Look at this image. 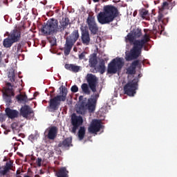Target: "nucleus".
<instances>
[{
  "instance_id": "f257e3e1",
  "label": "nucleus",
  "mask_w": 177,
  "mask_h": 177,
  "mask_svg": "<svg viewBox=\"0 0 177 177\" xmlns=\"http://www.w3.org/2000/svg\"><path fill=\"white\" fill-rule=\"evenodd\" d=\"M127 40L129 42H133V47L130 51L126 53L125 59L127 62H131V60H136L140 55H142V49L146 50V45L148 42H150V35L145 33V35L140 39L135 40L133 35H127Z\"/></svg>"
},
{
  "instance_id": "f03ea898",
  "label": "nucleus",
  "mask_w": 177,
  "mask_h": 177,
  "mask_svg": "<svg viewBox=\"0 0 177 177\" xmlns=\"http://www.w3.org/2000/svg\"><path fill=\"white\" fill-rule=\"evenodd\" d=\"M70 24V19L68 17L62 18L59 27V21L55 19H50L46 24L41 28V32L44 35H51L55 32L64 31L67 28V26Z\"/></svg>"
},
{
  "instance_id": "7ed1b4c3",
  "label": "nucleus",
  "mask_w": 177,
  "mask_h": 177,
  "mask_svg": "<svg viewBox=\"0 0 177 177\" xmlns=\"http://www.w3.org/2000/svg\"><path fill=\"white\" fill-rule=\"evenodd\" d=\"M118 9L112 5L104 6V11L100 12L97 16V21L100 24H110L114 21L115 17H118Z\"/></svg>"
},
{
  "instance_id": "20e7f679",
  "label": "nucleus",
  "mask_w": 177,
  "mask_h": 177,
  "mask_svg": "<svg viewBox=\"0 0 177 177\" xmlns=\"http://www.w3.org/2000/svg\"><path fill=\"white\" fill-rule=\"evenodd\" d=\"M61 95H58L51 99L48 102L49 105L48 106V111L50 113H55L59 110L60 107V102H66L67 99V88L64 86H61L59 88Z\"/></svg>"
},
{
  "instance_id": "39448f33",
  "label": "nucleus",
  "mask_w": 177,
  "mask_h": 177,
  "mask_svg": "<svg viewBox=\"0 0 177 177\" xmlns=\"http://www.w3.org/2000/svg\"><path fill=\"white\" fill-rule=\"evenodd\" d=\"M80 38V32L78 30H74L73 32L66 37L65 47L64 53L65 56H68L70 53L71 52V49H73V46H74V44L78 41Z\"/></svg>"
},
{
  "instance_id": "423d86ee",
  "label": "nucleus",
  "mask_w": 177,
  "mask_h": 177,
  "mask_svg": "<svg viewBox=\"0 0 177 177\" xmlns=\"http://www.w3.org/2000/svg\"><path fill=\"white\" fill-rule=\"evenodd\" d=\"M124 64L125 61L124 58L119 57L114 58L108 64V74H117V73H120V71L122 70V67H124Z\"/></svg>"
},
{
  "instance_id": "0eeeda50",
  "label": "nucleus",
  "mask_w": 177,
  "mask_h": 177,
  "mask_svg": "<svg viewBox=\"0 0 177 177\" xmlns=\"http://www.w3.org/2000/svg\"><path fill=\"white\" fill-rule=\"evenodd\" d=\"M1 92L6 106H10V104L12 103V97H15V89H13L12 83L6 82V85L2 88Z\"/></svg>"
},
{
  "instance_id": "6e6552de",
  "label": "nucleus",
  "mask_w": 177,
  "mask_h": 177,
  "mask_svg": "<svg viewBox=\"0 0 177 177\" xmlns=\"http://www.w3.org/2000/svg\"><path fill=\"white\" fill-rule=\"evenodd\" d=\"M97 99H99V93L92 95L91 97L88 99V103L85 104L84 102L82 103V106L79 107L77 113L83 114L84 109H85V107L88 109L89 113H93L96 109Z\"/></svg>"
},
{
  "instance_id": "1a4fd4ad",
  "label": "nucleus",
  "mask_w": 177,
  "mask_h": 177,
  "mask_svg": "<svg viewBox=\"0 0 177 177\" xmlns=\"http://www.w3.org/2000/svg\"><path fill=\"white\" fill-rule=\"evenodd\" d=\"M138 82H139V77H136L131 82H129L124 86L125 95H128V96H133V95L136 93V89H138Z\"/></svg>"
},
{
  "instance_id": "9d476101",
  "label": "nucleus",
  "mask_w": 177,
  "mask_h": 177,
  "mask_svg": "<svg viewBox=\"0 0 177 177\" xmlns=\"http://www.w3.org/2000/svg\"><path fill=\"white\" fill-rule=\"evenodd\" d=\"M86 24L88 25V30L93 35H96V34L99 32V26H97L95 17L88 15L86 19Z\"/></svg>"
},
{
  "instance_id": "9b49d317",
  "label": "nucleus",
  "mask_w": 177,
  "mask_h": 177,
  "mask_svg": "<svg viewBox=\"0 0 177 177\" xmlns=\"http://www.w3.org/2000/svg\"><path fill=\"white\" fill-rule=\"evenodd\" d=\"M84 123V119H82V116L77 115L73 114L71 117V125L73 126L71 132L72 133H76L77 129L81 127V125Z\"/></svg>"
},
{
  "instance_id": "f8f14e48",
  "label": "nucleus",
  "mask_w": 177,
  "mask_h": 177,
  "mask_svg": "<svg viewBox=\"0 0 177 177\" xmlns=\"http://www.w3.org/2000/svg\"><path fill=\"white\" fill-rule=\"evenodd\" d=\"M86 80L92 92H96V86L99 82V79L96 77V75L92 73H88L86 76Z\"/></svg>"
},
{
  "instance_id": "ddd939ff",
  "label": "nucleus",
  "mask_w": 177,
  "mask_h": 177,
  "mask_svg": "<svg viewBox=\"0 0 177 177\" xmlns=\"http://www.w3.org/2000/svg\"><path fill=\"white\" fill-rule=\"evenodd\" d=\"M26 26H24V25L18 26L17 28L14 29L10 32L8 36L9 38H10L15 44L16 42H19L21 38V30H24Z\"/></svg>"
},
{
  "instance_id": "4468645a",
  "label": "nucleus",
  "mask_w": 177,
  "mask_h": 177,
  "mask_svg": "<svg viewBox=\"0 0 177 177\" xmlns=\"http://www.w3.org/2000/svg\"><path fill=\"white\" fill-rule=\"evenodd\" d=\"M102 129V120H93L88 127L90 133H97Z\"/></svg>"
},
{
  "instance_id": "2eb2a0df",
  "label": "nucleus",
  "mask_w": 177,
  "mask_h": 177,
  "mask_svg": "<svg viewBox=\"0 0 177 177\" xmlns=\"http://www.w3.org/2000/svg\"><path fill=\"white\" fill-rule=\"evenodd\" d=\"M20 114L24 118L30 120L31 117H32V114H34V111H32V109H31L30 106L24 105L20 109Z\"/></svg>"
},
{
  "instance_id": "dca6fc26",
  "label": "nucleus",
  "mask_w": 177,
  "mask_h": 177,
  "mask_svg": "<svg viewBox=\"0 0 177 177\" xmlns=\"http://www.w3.org/2000/svg\"><path fill=\"white\" fill-rule=\"evenodd\" d=\"M81 39L83 45L88 46L91 44V36L88 30L82 29Z\"/></svg>"
},
{
  "instance_id": "f3484780",
  "label": "nucleus",
  "mask_w": 177,
  "mask_h": 177,
  "mask_svg": "<svg viewBox=\"0 0 177 177\" xmlns=\"http://www.w3.org/2000/svg\"><path fill=\"white\" fill-rule=\"evenodd\" d=\"M6 115L10 118V120H14V118H19V113L17 110L12 109L9 107L5 109Z\"/></svg>"
},
{
  "instance_id": "a211bd4d",
  "label": "nucleus",
  "mask_w": 177,
  "mask_h": 177,
  "mask_svg": "<svg viewBox=\"0 0 177 177\" xmlns=\"http://www.w3.org/2000/svg\"><path fill=\"white\" fill-rule=\"evenodd\" d=\"M72 142L73 138H66L63 141L59 142L58 147H62V149H66V150H68L69 147L73 146V144H71Z\"/></svg>"
},
{
  "instance_id": "6ab92c4d",
  "label": "nucleus",
  "mask_w": 177,
  "mask_h": 177,
  "mask_svg": "<svg viewBox=\"0 0 177 177\" xmlns=\"http://www.w3.org/2000/svg\"><path fill=\"white\" fill-rule=\"evenodd\" d=\"M139 66V60H136L131 63L130 66L127 68L126 73L129 75H133L136 73V67Z\"/></svg>"
},
{
  "instance_id": "aec40b11",
  "label": "nucleus",
  "mask_w": 177,
  "mask_h": 177,
  "mask_svg": "<svg viewBox=\"0 0 177 177\" xmlns=\"http://www.w3.org/2000/svg\"><path fill=\"white\" fill-rule=\"evenodd\" d=\"M57 136V127L53 126L51 127L49 130L47 135L48 139L50 140H55L56 139V137Z\"/></svg>"
},
{
  "instance_id": "412c9836",
  "label": "nucleus",
  "mask_w": 177,
  "mask_h": 177,
  "mask_svg": "<svg viewBox=\"0 0 177 177\" xmlns=\"http://www.w3.org/2000/svg\"><path fill=\"white\" fill-rule=\"evenodd\" d=\"M57 177H68V171L66 167H62L55 173Z\"/></svg>"
},
{
  "instance_id": "4be33fe9",
  "label": "nucleus",
  "mask_w": 177,
  "mask_h": 177,
  "mask_svg": "<svg viewBox=\"0 0 177 177\" xmlns=\"http://www.w3.org/2000/svg\"><path fill=\"white\" fill-rule=\"evenodd\" d=\"M64 68L68 71H72V73H78L81 68L80 66L74 65V64H66Z\"/></svg>"
},
{
  "instance_id": "5701e85b",
  "label": "nucleus",
  "mask_w": 177,
  "mask_h": 177,
  "mask_svg": "<svg viewBox=\"0 0 177 177\" xmlns=\"http://www.w3.org/2000/svg\"><path fill=\"white\" fill-rule=\"evenodd\" d=\"M139 16L143 20H150V14L146 8L139 10Z\"/></svg>"
},
{
  "instance_id": "b1692460",
  "label": "nucleus",
  "mask_w": 177,
  "mask_h": 177,
  "mask_svg": "<svg viewBox=\"0 0 177 177\" xmlns=\"http://www.w3.org/2000/svg\"><path fill=\"white\" fill-rule=\"evenodd\" d=\"M15 43V41H13L12 40V39L10 37H7L6 39H4L3 41V46H4V48H11L12 45H13Z\"/></svg>"
},
{
  "instance_id": "393cba45",
  "label": "nucleus",
  "mask_w": 177,
  "mask_h": 177,
  "mask_svg": "<svg viewBox=\"0 0 177 177\" xmlns=\"http://www.w3.org/2000/svg\"><path fill=\"white\" fill-rule=\"evenodd\" d=\"M17 100L18 102H24L25 103H27L28 100H32V98L28 100L26 95L19 94L17 95Z\"/></svg>"
},
{
  "instance_id": "a878e982",
  "label": "nucleus",
  "mask_w": 177,
  "mask_h": 177,
  "mask_svg": "<svg viewBox=\"0 0 177 177\" xmlns=\"http://www.w3.org/2000/svg\"><path fill=\"white\" fill-rule=\"evenodd\" d=\"M81 88L83 93H85V95H91V90L89 89V86H88V84H82Z\"/></svg>"
},
{
  "instance_id": "bb28decb",
  "label": "nucleus",
  "mask_w": 177,
  "mask_h": 177,
  "mask_svg": "<svg viewBox=\"0 0 177 177\" xmlns=\"http://www.w3.org/2000/svg\"><path fill=\"white\" fill-rule=\"evenodd\" d=\"M89 66L94 68V67H96V65L97 64V58H96L95 56H93L89 59Z\"/></svg>"
},
{
  "instance_id": "cd10ccee",
  "label": "nucleus",
  "mask_w": 177,
  "mask_h": 177,
  "mask_svg": "<svg viewBox=\"0 0 177 177\" xmlns=\"http://www.w3.org/2000/svg\"><path fill=\"white\" fill-rule=\"evenodd\" d=\"M85 127H80L79 131H78V138L80 140H82L84 138H85Z\"/></svg>"
},
{
  "instance_id": "c85d7f7f",
  "label": "nucleus",
  "mask_w": 177,
  "mask_h": 177,
  "mask_svg": "<svg viewBox=\"0 0 177 177\" xmlns=\"http://www.w3.org/2000/svg\"><path fill=\"white\" fill-rule=\"evenodd\" d=\"M48 41L50 42L51 46H56L57 45V39L55 37H47Z\"/></svg>"
},
{
  "instance_id": "c756f323",
  "label": "nucleus",
  "mask_w": 177,
  "mask_h": 177,
  "mask_svg": "<svg viewBox=\"0 0 177 177\" xmlns=\"http://www.w3.org/2000/svg\"><path fill=\"white\" fill-rule=\"evenodd\" d=\"M8 77L10 82H15L16 81V75L15 73V71H9Z\"/></svg>"
},
{
  "instance_id": "7c9ffc66",
  "label": "nucleus",
  "mask_w": 177,
  "mask_h": 177,
  "mask_svg": "<svg viewBox=\"0 0 177 177\" xmlns=\"http://www.w3.org/2000/svg\"><path fill=\"white\" fill-rule=\"evenodd\" d=\"M19 53L23 52V46H24V41H21L19 44H15Z\"/></svg>"
},
{
  "instance_id": "2f4dec72",
  "label": "nucleus",
  "mask_w": 177,
  "mask_h": 177,
  "mask_svg": "<svg viewBox=\"0 0 177 177\" xmlns=\"http://www.w3.org/2000/svg\"><path fill=\"white\" fill-rule=\"evenodd\" d=\"M134 37L136 38H140V37H142V29L140 28H137L135 31H134Z\"/></svg>"
},
{
  "instance_id": "473e14b6",
  "label": "nucleus",
  "mask_w": 177,
  "mask_h": 177,
  "mask_svg": "<svg viewBox=\"0 0 177 177\" xmlns=\"http://www.w3.org/2000/svg\"><path fill=\"white\" fill-rule=\"evenodd\" d=\"M106 71V66H104V62H102L100 64V72L101 74H104Z\"/></svg>"
},
{
  "instance_id": "72a5a7b5",
  "label": "nucleus",
  "mask_w": 177,
  "mask_h": 177,
  "mask_svg": "<svg viewBox=\"0 0 177 177\" xmlns=\"http://www.w3.org/2000/svg\"><path fill=\"white\" fill-rule=\"evenodd\" d=\"M12 52L14 53V55L15 56H20V51H18L17 50V46L15 45L12 47Z\"/></svg>"
},
{
  "instance_id": "f704fd0d",
  "label": "nucleus",
  "mask_w": 177,
  "mask_h": 177,
  "mask_svg": "<svg viewBox=\"0 0 177 177\" xmlns=\"http://www.w3.org/2000/svg\"><path fill=\"white\" fill-rule=\"evenodd\" d=\"M71 92L73 93H77L78 92V86L77 85H74L71 88Z\"/></svg>"
},
{
  "instance_id": "c9c22d12",
  "label": "nucleus",
  "mask_w": 177,
  "mask_h": 177,
  "mask_svg": "<svg viewBox=\"0 0 177 177\" xmlns=\"http://www.w3.org/2000/svg\"><path fill=\"white\" fill-rule=\"evenodd\" d=\"M17 127H19V124H17V122H15L11 124V128L12 129V131H15L17 129Z\"/></svg>"
},
{
  "instance_id": "e433bc0d",
  "label": "nucleus",
  "mask_w": 177,
  "mask_h": 177,
  "mask_svg": "<svg viewBox=\"0 0 177 177\" xmlns=\"http://www.w3.org/2000/svg\"><path fill=\"white\" fill-rule=\"evenodd\" d=\"M164 17V15L160 13L158 16V21H162V19Z\"/></svg>"
},
{
  "instance_id": "4c0bfd02",
  "label": "nucleus",
  "mask_w": 177,
  "mask_h": 177,
  "mask_svg": "<svg viewBox=\"0 0 177 177\" xmlns=\"http://www.w3.org/2000/svg\"><path fill=\"white\" fill-rule=\"evenodd\" d=\"M5 120V115L0 113V122H3Z\"/></svg>"
},
{
  "instance_id": "58836bf2",
  "label": "nucleus",
  "mask_w": 177,
  "mask_h": 177,
  "mask_svg": "<svg viewBox=\"0 0 177 177\" xmlns=\"http://www.w3.org/2000/svg\"><path fill=\"white\" fill-rule=\"evenodd\" d=\"M36 162H37V165H38L39 167H41V162H42V158H38Z\"/></svg>"
},
{
  "instance_id": "ea45409f",
  "label": "nucleus",
  "mask_w": 177,
  "mask_h": 177,
  "mask_svg": "<svg viewBox=\"0 0 177 177\" xmlns=\"http://www.w3.org/2000/svg\"><path fill=\"white\" fill-rule=\"evenodd\" d=\"M79 59H80V60H82V59H85V53H82L79 55Z\"/></svg>"
},
{
  "instance_id": "a19ab883",
  "label": "nucleus",
  "mask_w": 177,
  "mask_h": 177,
  "mask_svg": "<svg viewBox=\"0 0 177 177\" xmlns=\"http://www.w3.org/2000/svg\"><path fill=\"white\" fill-rule=\"evenodd\" d=\"M168 5H169L168 2H167V1L163 2L162 6V9H167Z\"/></svg>"
},
{
  "instance_id": "79ce46f5",
  "label": "nucleus",
  "mask_w": 177,
  "mask_h": 177,
  "mask_svg": "<svg viewBox=\"0 0 177 177\" xmlns=\"http://www.w3.org/2000/svg\"><path fill=\"white\" fill-rule=\"evenodd\" d=\"M17 175H20V171L19 170L17 171Z\"/></svg>"
},
{
  "instance_id": "37998d69",
  "label": "nucleus",
  "mask_w": 177,
  "mask_h": 177,
  "mask_svg": "<svg viewBox=\"0 0 177 177\" xmlns=\"http://www.w3.org/2000/svg\"><path fill=\"white\" fill-rule=\"evenodd\" d=\"M93 2L96 3V2H99V1H100V0H93Z\"/></svg>"
},
{
  "instance_id": "c03bdc74",
  "label": "nucleus",
  "mask_w": 177,
  "mask_h": 177,
  "mask_svg": "<svg viewBox=\"0 0 177 177\" xmlns=\"http://www.w3.org/2000/svg\"><path fill=\"white\" fill-rule=\"evenodd\" d=\"M133 17H135V16H136V12H133Z\"/></svg>"
},
{
  "instance_id": "a18cd8bd",
  "label": "nucleus",
  "mask_w": 177,
  "mask_h": 177,
  "mask_svg": "<svg viewBox=\"0 0 177 177\" xmlns=\"http://www.w3.org/2000/svg\"><path fill=\"white\" fill-rule=\"evenodd\" d=\"M140 77H142V75L139 74L138 75V78H140Z\"/></svg>"
},
{
  "instance_id": "49530a36",
  "label": "nucleus",
  "mask_w": 177,
  "mask_h": 177,
  "mask_svg": "<svg viewBox=\"0 0 177 177\" xmlns=\"http://www.w3.org/2000/svg\"><path fill=\"white\" fill-rule=\"evenodd\" d=\"M2 56V52H0V57Z\"/></svg>"
},
{
  "instance_id": "de8ad7c7",
  "label": "nucleus",
  "mask_w": 177,
  "mask_h": 177,
  "mask_svg": "<svg viewBox=\"0 0 177 177\" xmlns=\"http://www.w3.org/2000/svg\"><path fill=\"white\" fill-rule=\"evenodd\" d=\"M131 1V2H132V1H133V0H130Z\"/></svg>"
},
{
  "instance_id": "09e8293b",
  "label": "nucleus",
  "mask_w": 177,
  "mask_h": 177,
  "mask_svg": "<svg viewBox=\"0 0 177 177\" xmlns=\"http://www.w3.org/2000/svg\"><path fill=\"white\" fill-rule=\"evenodd\" d=\"M81 97H82L80 96V99H81Z\"/></svg>"
}]
</instances>
